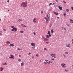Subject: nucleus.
Here are the masks:
<instances>
[{"label":"nucleus","instance_id":"49","mask_svg":"<svg viewBox=\"0 0 73 73\" xmlns=\"http://www.w3.org/2000/svg\"><path fill=\"white\" fill-rule=\"evenodd\" d=\"M36 57H38V54H36Z\"/></svg>","mask_w":73,"mask_h":73},{"label":"nucleus","instance_id":"10","mask_svg":"<svg viewBox=\"0 0 73 73\" xmlns=\"http://www.w3.org/2000/svg\"><path fill=\"white\" fill-rule=\"evenodd\" d=\"M58 8H59V9L60 10H62V7L60 6H58Z\"/></svg>","mask_w":73,"mask_h":73},{"label":"nucleus","instance_id":"19","mask_svg":"<svg viewBox=\"0 0 73 73\" xmlns=\"http://www.w3.org/2000/svg\"><path fill=\"white\" fill-rule=\"evenodd\" d=\"M50 36L49 35H47L46 36V38H49V37H50Z\"/></svg>","mask_w":73,"mask_h":73},{"label":"nucleus","instance_id":"39","mask_svg":"<svg viewBox=\"0 0 73 73\" xmlns=\"http://www.w3.org/2000/svg\"><path fill=\"white\" fill-rule=\"evenodd\" d=\"M71 9L72 10H73V7H71Z\"/></svg>","mask_w":73,"mask_h":73},{"label":"nucleus","instance_id":"35","mask_svg":"<svg viewBox=\"0 0 73 73\" xmlns=\"http://www.w3.org/2000/svg\"><path fill=\"white\" fill-rule=\"evenodd\" d=\"M3 31L4 32H5V31H6V29H4Z\"/></svg>","mask_w":73,"mask_h":73},{"label":"nucleus","instance_id":"17","mask_svg":"<svg viewBox=\"0 0 73 73\" xmlns=\"http://www.w3.org/2000/svg\"><path fill=\"white\" fill-rule=\"evenodd\" d=\"M70 23H73V20L72 19L70 20Z\"/></svg>","mask_w":73,"mask_h":73},{"label":"nucleus","instance_id":"8","mask_svg":"<svg viewBox=\"0 0 73 73\" xmlns=\"http://www.w3.org/2000/svg\"><path fill=\"white\" fill-rule=\"evenodd\" d=\"M53 12H54V14H55V15H57V16L58 15V13H56L54 11H53Z\"/></svg>","mask_w":73,"mask_h":73},{"label":"nucleus","instance_id":"24","mask_svg":"<svg viewBox=\"0 0 73 73\" xmlns=\"http://www.w3.org/2000/svg\"><path fill=\"white\" fill-rule=\"evenodd\" d=\"M51 33H53V32H54V31H53V29H52L51 30Z\"/></svg>","mask_w":73,"mask_h":73},{"label":"nucleus","instance_id":"33","mask_svg":"<svg viewBox=\"0 0 73 73\" xmlns=\"http://www.w3.org/2000/svg\"><path fill=\"white\" fill-rule=\"evenodd\" d=\"M18 61H21V59H19L18 60Z\"/></svg>","mask_w":73,"mask_h":73},{"label":"nucleus","instance_id":"23","mask_svg":"<svg viewBox=\"0 0 73 73\" xmlns=\"http://www.w3.org/2000/svg\"><path fill=\"white\" fill-rule=\"evenodd\" d=\"M11 28H15V27H14V26H10Z\"/></svg>","mask_w":73,"mask_h":73},{"label":"nucleus","instance_id":"6","mask_svg":"<svg viewBox=\"0 0 73 73\" xmlns=\"http://www.w3.org/2000/svg\"><path fill=\"white\" fill-rule=\"evenodd\" d=\"M61 65L63 68H65L66 67V66H65V64L64 63L62 64Z\"/></svg>","mask_w":73,"mask_h":73},{"label":"nucleus","instance_id":"60","mask_svg":"<svg viewBox=\"0 0 73 73\" xmlns=\"http://www.w3.org/2000/svg\"><path fill=\"white\" fill-rule=\"evenodd\" d=\"M65 2V1H63V2Z\"/></svg>","mask_w":73,"mask_h":73},{"label":"nucleus","instance_id":"41","mask_svg":"<svg viewBox=\"0 0 73 73\" xmlns=\"http://www.w3.org/2000/svg\"><path fill=\"white\" fill-rule=\"evenodd\" d=\"M28 54V55H30V54H31V53L30 52L29 53V54Z\"/></svg>","mask_w":73,"mask_h":73},{"label":"nucleus","instance_id":"47","mask_svg":"<svg viewBox=\"0 0 73 73\" xmlns=\"http://www.w3.org/2000/svg\"><path fill=\"white\" fill-rule=\"evenodd\" d=\"M44 50H46V48H44Z\"/></svg>","mask_w":73,"mask_h":73},{"label":"nucleus","instance_id":"43","mask_svg":"<svg viewBox=\"0 0 73 73\" xmlns=\"http://www.w3.org/2000/svg\"><path fill=\"white\" fill-rule=\"evenodd\" d=\"M63 56H64V57H66V56H65L64 54H63Z\"/></svg>","mask_w":73,"mask_h":73},{"label":"nucleus","instance_id":"44","mask_svg":"<svg viewBox=\"0 0 73 73\" xmlns=\"http://www.w3.org/2000/svg\"><path fill=\"white\" fill-rule=\"evenodd\" d=\"M7 2L8 3H9V0H8Z\"/></svg>","mask_w":73,"mask_h":73},{"label":"nucleus","instance_id":"63","mask_svg":"<svg viewBox=\"0 0 73 73\" xmlns=\"http://www.w3.org/2000/svg\"><path fill=\"white\" fill-rule=\"evenodd\" d=\"M53 19V18H51V20H52Z\"/></svg>","mask_w":73,"mask_h":73},{"label":"nucleus","instance_id":"3","mask_svg":"<svg viewBox=\"0 0 73 73\" xmlns=\"http://www.w3.org/2000/svg\"><path fill=\"white\" fill-rule=\"evenodd\" d=\"M50 56H52V57H54V58H56V55L54 54H51Z\"/></svg>","mask_w":73,"mask_h":73},{"label":"nucleus","instance_id":"55","mask_svg":"<svg viewBox=\"0 0 73 73\" xmlns=\"http://www.w3.org/2000/svg\"><path fill=\"white\" fill-rule=\"evenodd\" d=\"M0 35H2V34H1V33H0Z\"/></svg>","mask_w":73,"mask_h":73},{"label":"nucleus","instance_id":"32","mask_svg":"<svg viewBox=\"0 0 73 73\" xmlns=\"http://www.w3.org/2000/svg\"><path fill=\"white\" fill-rule=\"evenodd\" d=\"M63 15L64 16H66V13H65Z\"/></svg>","mask_w":73,"mask_h":73},{"label":"nucleus","instance_id":"56","mask_svg":"<svg viewBox=\"0 0 73 73\" xmlns=\"http://www.w3.org/2000/svg\"><path fill=\"white\" fill-rule=\"evenodd\" d=\"M64 30H65V31H66V29L64 28Z\"/></svg>","mask_w":73,"mask_h":73},{"label":"nucleus","instance_id":"14","mask_svg":"<svg viewBox=\"0 0 73 73\" xmlns=\"http://www.w3.org/2000/svg\"><path fill=\"white\" fill-rule=\"evenodd\" d=\"M31 45L32 46H35V44L34 43H31Z\"/></svg>","mask_w":73,"mask_h":73},{"label":"nucleus","instance_id":"38","mask_svg":"<svg viewBox=\"0 0 73 73\" xmlns=\"http://www.w3.org/2000/svg\"><path fill=\"white\" fill-rule=\"evenodd\" d=\"M46 44H49V42H46Z\"/></svg>","mask_w":73,"mask_h":73},{"label":"nucleus","instance_id":"51","mask_svg":"<svg viewBox=\"0 0 73 73\" xmlns=\"http://www.w3.org/2000/svg\"><path fill=\"white\" fill-rule=\"evenodd\" d=\"M19 57H21V55H19Z\"/></svg>","mask_w":73,"mask_h":73},{"label":"nucleus","instance_id":"13","mask_svg":"<svg viewBox=\"0 0 73 73\" xmlns=\"http://www.w3.org/2000/svg\"><path fill=\"white\" fill-rule=\"evenodd\" d=\"M21 25L22 26V27H27L24 24H21Z\"/></svg>","mask_w":73,"mask_h":73},{"label":"nucleus","instance_id":"61","mask_svg":"<svg viewBox=\"0 0 73 73\" xmlns=\"http://www.w3.org/2000/svg\"><path fill=\"white\" fill-rule=\"evenodd\" d=\"M45 28V27H43V28Z\"/></svg>","mask_w":73,"mask_h":73},{"label":"nucleus","instance_id":"42","mask_svg":"<svg viewBox=\"0 0 73 73\" xmlns=\"http://www.w3.org/2000/svg\"><path fill=\"white\" fill-rule=\"evenodd\" d=\"M56 2H57V3H58V1L57 0H56Z\"/></svg>","mask_w":73,"mask_h":73},{"label":"nucleus","instance_id":"16","mask_svg":"<svg viewBox=\"0 0 73 73\" xmlns=\"http://www.w3.org/2000/svg\"><path fill=\"white\" fill-rule=\"evenodd\" d=\"M21 66H23V65H24V63L23 62L21 63Z\"/></svg>","mask_w":73,"mask_h":73},{"label":"nucleus","instance_id":"31","mask_svg":"<svg viewBox=\"0 0 73 73\" xmlns=\"http://www.w3.org/2000/svg\"><path fill=\"white\" fill-rule=\"evenodd\" d=\"M3 65H7V63H6V62H5L4 64H3Z\"/></svg>","mask_w":73,"mask_h":73},{"label":"nucleus","instance_id":"1","mask_svg":"<svg viewBox=\"0 0 73 73\" xmlns=\"http://www.w3.org/2000/svg\"><path fill=\"white\" fill-rule=\"evenodd\" d=\"M27 4H28V2L27 1L23 2L21 4V7H27Z\"/></svg>","mask_w":73,"mask_h":73},{"label":"nucleus","instance_id":"45","mask_svg":"<svg viewBox=\"0 0 73 73\" xmlns=\"http://www.w3.org/2000/svg\"><path fill=\"white\" fill-rule=\"evenodd\" d=\"M46 62H44V64H46Z\"/></svg>","mask_w":73,"mask_h":73},{"label":"nucleus","instance_id":"62","mask_svg":"<svg viewBox=\"0 0 73 73\" xmlns=\"http://www.w3.org/2000/svg\"><path fill=\"white\" fill-rule=\"evenodd\" d=\"M72 41H73V39H72Z\"/></svg>","mask_w":73,"mask_h":73},{"label":"nucleus","instance_id":"2","mask_svg":"<svg viewBox=\"0 0 73 73\" xmlns=\"http://www.w3.org/2000/svg\"><path fill=\"white\" fill-rule=\"evenodd\" d=\"M11 31H14V32H16V31H17V28H16L14 27V28H13L11 29Z\"/></svg>","mask_w":73,"mask_h":73},{"label":"nucleus","instance_id":"9","mask_svg":"<svg viewBox=\"0 0 73 73\" xmlns=\"http://www.w3.org/2000/svg\"><path fill=\"white\" fill-rule=\"evenodd\" d=\"M48 35H49V36H50V37H52V36H51L50 33V31H48V33H47Z\"/></svg>","mask_w":73,"mask_h":73},{"label":"nucleus","instance_id":"28","mask_svg":"<svg viewBox=\"0 0 73 73\" xmlns=\"http://www.w3.org/2000/svg\"><path fill=\"white\" fill-rule=\"evenodd\" d=\"M66 12H69V9H66Z\"/></svg>","mask_w":73,"mask_h":73},{"label":"nucleus","instance_id":"59","mask_svg":"<svg viewBox=\"0 0 73 73\" xmlns=\"http://www.w3.org/2000/svg\"><path fill=\"white\" fill-rule=\"evenodd\" d=\"M64 3H66V2H65V1L64 2Z\"/></svg>","mask_w":73,"mask_h":73},{"label":"nucleus","instance_id":"36","mask_svg":"<svg viewBox=\"0 0 73 73\" xmlns=\"http://www.w3.org/2000/svg\"><path fill=\"white\" fill-rule=\"evenodd\" d=\"M43 11H42L41 12V13H43Z\"/></svg>","mask_w":73,"mask_h":73},{"label":"nucleus","instance_id":"29","mask_svg":"<svg viewBox=\"0 0 73 73\" xmlns=\"http://www.w3.org/2000/svg\"><path fill=\"white\" fill-rule=\"evenodd\" d=\"M20 32V33H24V31H21Z\"/></svg>","mask_w":73,"mask_h":73},{"label":"nucleus","instance_id":"53","mask_svg":"<svg viewBox=\"0 0 73 73\" xmlns=\"http://www.w3.org/2000/svg\"><path fill=\"white\" fill-rule=\"evenodd\" d=\"M57 17V19H59V17Z\"/></svg>","mask_w":73,"mask_h":73},{"label":"nucleus","instance_id":"18","mask_svg":"<svg viewBox=\"0 0 73 73\" xmlns=\"http://www.w3.org/2000/svg\"><path fill=\"white\" fill-rule=\"evenodd\" d=\"M46 23H49V21H48V19H46Z\"/></svg>","mask_w":73,"mask_h":73},{"label":"nucleus","instance_id":"11","mask_svg":"<svg viewBox=\"0 0 73 73\" xmlns=\"http://www.w3.org/2000/svg\"><path fill=\"white\" fill-rule=\"evenodd\" d=\"M47 17L48 18V19H49V18L50 17V14H48L47 15Z\"/></svg>","mask_w":73,"mask_h":73},{"label":"nucleus","instance_id":"20","mask_svg":"<svg viewBox=\"0 0 73 73\" xmlns=\"http://www.w3.org/2000/svg\"><path fill=\"white\" fill-rule=\"evenodd\" d=\"M52 23L50 24L49 25L50 28H51V27H52Z\"/></svg>","mask_w":73,"mask_h":73},{"label":"nucleus","instance_id":"4","mask_svg":"<svg viewBox=\"0 0 73 73\" xmlns=\"http://www.w3.org/2000/svg\"><path fill=\"white\" fill-rule=\"evenodd\" d=\"M10 56H11V57H9V58H13V59H14L15 58H14V57H15V56H14L12 55H10Z\"/></svg>","mask_w":73,"mask_h":73},{"label":"nucleus","instance_id":"37","mask_svg":"<svg viewBox=\"0 0 73 73\" xmlns=\"http://www.w3.org/2000/svg\"><path fill=\"white\" fill-rule=\"evenodd\" d=\"M65 54H68V52H66L65 53Z\"/></svg>","mask_w":73,"mask_h":73},{"label":"nucleus","instance_id":"12","mask_svg":"<svg viewBox=\"0 0 73 73\" xmlns=\"http://www.w3.org/2000/svg\"><path fill=\"white\" fill-rule=\"evenodd\" d=\"M45 61L48 64H50V61H49L47 60H46Z\"/></svg>","mask_w":73,"mask_h":73},{"label":"nucleus","instance_id":"58","mask_svg":"<svg viewBox=\"0 0 73 73\" xmlns=\"http://www.w3.org/2000/svg\"><path fill=\"white\" fill-rule=\"evenodd\" d=\"M32 58L33 59L34 57H32Z\"/></svg>","mask_w":73,"mask_h":73},{"label":"nucleus","instance_id":"54","mask_svg":"<svg viewBox=\"0 0 73 73\" xmlns=\"http://www.w3.org/2000/svg\"><path fill=\"white\" fill-rule=\"evenodd\" d=\"M67 25V26H69V24H68Z\"/></svg>","mask_w":73,"mask_h":73},{"label":"nucleus","instance_id":"5","mask_svg":"<svg viewBox=\"0 0 73 73\" xmlns=\"http://www.w3.org/2000/svg\"><path fill=\"white\" fill-rule=\"evenodd\" d=\"M66 46L67 47H68L69 48H70V45L69 44H66Z\"/></svg>","mask_w":73,"mask_h":73},{"label":"nucleus","instance_id":"34","mask_svg":"<svg viewBox=\"0 0 73 73\" xmlns=\"http://www.w3.org/2000/svg\"><path fill=\"white\" fill-rule=\"evenodd\" d=\"M65 70L66 71V72H68V70H67L65 69Z\"/></svg>","mask_w":73,"mask_h":73},{"label":"nucleus","instance_id":"21","mask_svg":"<svg viewBox=\"0 0 73 73\" xmlns=\"http://www.w3.org/2000/svg\"><path fill=\"white\" fill-rule=\"evenodd\" d=\"M4 68H1L0 71H3V69Z\"/></svg>","mask_w":73,"mask_h":73},{"label":"nucleus","instance_id":"15","mask_svg":"<svg viewBox=\"0 0 73 73\" xmlns=\"http://www.w3.org/2000/svg\"><path fill=\"white\" fill-rule=\"evenodd\" d=\"M36 18H34L33 21V22H34V23H36Z\"/></svg>","mask_w":73,"mask_h":73},{"label":"nucleus","instance_id":"22","mask_svg":"<svg viewBox=\"0 0 73 73\" xmlns=\"http://www.w3.org/2000/svg\"><path fill=\"white\" fill-rule=\"evenodd\" d=\"M44 41H48V39L46 38L44 39Z\"/></svg>","mask_w":73,"mask_h":73},{"label":"nucleus","instance_id":"50","mask_svg":"<svg viewBox=\"0 0 73 73\" xmlns=\"http://www.w3.org/2000/svg\"><path fill=\"white\" fill-rule=\"evenodd\" d=\"M46 19H48V18H46V17H45L44 18V19H46Z\"/></svg>","mask_w":73,"mask_h":73},{"label":"nucleus","instance_id":"30","mask_svg":"<svg viewBox=\"0 0 73 73\" xmlns=\"http://www.w3.org/2000/svg\"><path fill=\"white\" fill-rule=\"evenodd\" d=\"M33 34L34 35H36V32H34Z\"/></svg>","mask_w":73,"mask_h":73},{"label":"nucleus","instance_id":"27","mask_svg":"<svg viewBox=\"0 0 73 73\" xmlns=\"http://www.w3.org/2000/svg\"><path fill=\"white\" fill-rule=\"evenodd\" d=\"M52 3H49V6H50V5H52Z\"/></svg>","mask_w":73,"mask_h":73},{"label":"nucleus","instance_id":"25","mask_svg":"<svg viewBox=\"0 0 73 73\" xmlns=\"http://www.w3.org/2000/svg\"><path fill=\"white\" fill-rule=\"evenodd\" d=\"M6 43H7V44H10V42L9 41H7L6 42Z\"/></svg>","mask_w":73,"mask_h":73},{"label":"nucleus","instance_id":"26","mask_svg":"<svg viewBox=\"0 0 73 73\" xmlns=\"http://www.w3.org/2000/svg\"><path fill=\"white\" fill-rule=\"evenodd\" d=\"M18 21H19V22H20V21H22V20L19 19L18 20Z\"/></svg>","mask_w":73,"mask_h":73},{"label":"nucleus","instance_id":"52","mask_svg":"<svg viewBox=\"0 0 73 73\" xmlns=\"http://www.w3.org/2000/svg\"><path fill=\"white\" fill-rule=\"evenodd\" d=\"M42 38H43V39H44V37L42 36Z\"/></svg>","mask_w":73,"mask_h":73},{"label":"nucleus","instance_id":"46","mask_svg":"<svg viewBox=\"0 0 73 73\" xmlns=\"http://www.w3.org/2000/svg\"><path fill=\"white\" fill-rule=\"evenodd\" d=\"M17 50H20V49L19 48H18V49H17Z\"/></svg>","mask_w":73,"mask_h":73},{"label":"nucleus","instance_id":"64","mask_svg":"<svg viewBox=\"0 0 73 73\" xmlns=\"http://www.w3.org/2000/svg\"><path fill=\"white\" fill-rule=\"evenodd\" d=\"M72 44H73V42H72Z\"/></svg>","mask_w":73,"mask_h":73},{"label":"nucleus","instance_id":"57","mask_svg":"<svg viewBox=\"0 0 73 73\" xmlns=\"http://www.w3.org/2000/svg\"><path fill=\"white\" fill-rule=\"evenodd\" d=\"M54 4H55V3H53L52 4V5H54Z\"/></svg>","mask_w":73,"mask_h":73},{"label":"nucleus","instance_id":"7","mask_svg":"<svg viewBox=\"0 0 73 73\" xmlns=\"http://www.w3.org/2000/svg\"><path fill=\"white\" fill-rule=\"evenodd\" d=\"M10 47H13V46H15V45L13 44H11L9 45Z\"/></svg>","mask_w":73,"mask_h":73},{"label":"nucleus","instance_id":"48","mask_svg":"<svg viewBox=\"0 0 73 73\" xmlns=\"http://www.w3.org/2000/svg\"><path fill=\"white\" fill-rule=\"evenodd\" d=\"M35 46H34V47H32V48H35Z\"/></svg>","mask_w":73,"mask_h":73},{"label":"nucleus","instance_id":"40","mask_svg":"<svg viewBox=\"0 0 73 73\" xmlns=\"http://www.w3.org/2000/svg\"><path fill=\"white\" fill-rule=\"evenodd\" d=\"M51 60H53V61H54V59H53V58H52Z\"/></svg>","mask_w":73,"mask_h":73}]
</instances>
